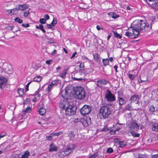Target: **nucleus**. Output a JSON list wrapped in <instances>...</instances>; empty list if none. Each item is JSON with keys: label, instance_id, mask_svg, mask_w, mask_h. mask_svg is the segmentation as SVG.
I'll list each match as a JSON object with an SVG mask.
<instances>
[{"label": "nucleus", "instance_id": "obj_1", "mask_svg": "<svg viewBox=\"0 0 158 158\" xmlns=\"http://www.w3.org/2000/svg\"><path fill=\"white\" fill-rule=\"evenodd\" d=\"M151 28L146 21L138 20L133 26L128 28L125 35L130 38H135L138 37L139 33L150 31Z\"/></svg>", "mask_w": 158, "mask_h": 158}, {"label": "nucleus", "instance_id": "obj_2", "mask_svg": "<svg viewBox=\"0 0 158 158\" xmlns=\"http://www.w3.org/2000/svg\"><path fill=\"white\" fill-rule=\"evenodd\" d=\"M102 106L99 110L100 117L101 118H107L111 114L113 107H114V105L113 103H103L102 104Z\"/></svg>", "mask_w": 158, "mask_h": 158}, {"label": "nucleus", "instance_id": "obj_3", "mask_svg": "<svg viewBox=\"0 0 158 158\" xmlns=\"http://www.w3.org/2000/svg\"><path fill=\"white\" fill-rule=\"evenodd\" d=\"M74 92L75 94V97L76 98L82 100L85 97V90L82 87H77L74 89Z\"/></svg>", "mask_w": 158, "mask_h": 158}, {"label": "nucleus", "instance_id": "obj_4", "mask_svg": "<svg viewBox=\"0 0 158 158\" xmlns=\"http://www.w3.org/2000/svg\"><path fill=\"white\" fill-rule=\"evenodd\" d=\"M75 148V146L74 144H69L66 147L63 149V151L61 153L64 156H68L73 152Z\"/></svg>", "mask_w": 158, "mask_h": 158}, {"label": "nucleus", "instance_id": "obj_5", "mask_svg": "<svg viewBox=\"0 0 158 158\" xmlns=\"http://www.w3.org/2000/svg\"><path fill=\"white\" fill-rule=\"evenodd\" d=\"M104 99L109 102H112L116 100L114 95L112 93L109 89H106L105 95Z\"/></svg>", "mask_w": 158, "mask_h": 158}, {"label": "nucleus", "instance_id": "obj_6", "mask_svg": "<svg viewBox=\"0 0 158 158\" xmlns=\"http://www.w3.org/2000/svg\"><path fill=\"white\" fill-rule=\"evenodd\" d=\"M77 109L76 106L69 105L66 108L65 114L67 115H73L75 114Z\"/></svg>", "mask_w": 158, "mask_h": 158}, {"label": "nucleus", "instance_id": "obj_7", "mask_svg": "<svg viewBox=\"0 0 158 158\" xmlns=\"http://www.w3.org/2000/svg\"><path fill=\"white\" fill-rule=\"evenodd\" d=\"M92 110L91 107L88 105H84L80 110V112L81 114L84 116L89 114Z\"/></svg>", "mask_w": 158, "mask_h": 158}, {"label": "nucleus", "instance_id": "obj_8", "mask_svg": "<svg viewBox=\"0 0 158 158\" xmlns=\"http://www.w3.org/2000/svg\"><path fill=\"white\" fill-rule=\"evenodd\" d=\"M127 100L125 99L122 97L120 96L118 94V96L117 98V102H118L119 105L120 107L121 108V106L125 105L127 102Z\"/></svg>", "mask_w": 158, "mask_h": 158}, {"label": "nucleus", "instance_id": "obj_9", "mask_svg": "<svg viewBox=\"0 0 158 158\" xmlns=\"http://www.w3.org/2000/svg\"><path fill=\"white\" fill-rule=\"evenodd\" d=\"M130 128L131 131H137L139 129V125L134 122L131 123Z\"/></svg>", "mask_w": 158, "mask_h": 158}, {"label": "nucleus", "instance_id": "obj_10", "mask_svg": "<svg viewBox=\"0 0 158 158\" xmlns=\"http://www.w3.org/2000/svg\"><path fill=\"white\" fill-rule=\"evenodd\" d=\"M139 95H132L129 99V100L131 101V103L132 102H136L135 103L138 104L139 102Z\"/></svg>", "mask_w": 158, "mask_h": 158}, {"label": "nucleus", "instance_id": "obj_11", "mask_svg": "<svg viewBox=\"0 0 158 158\" xmlns=\"http://www.w3.org/2000/svg\"><path fill=\"white\" fill-rule=\"evenodd\" d=\"M116 143H118L119 148H122L126 146L127 145L126 142L124 141H120L118 139H115Z\"/></svg>", "mask_w": 158, "mask_h": 158}, {"label": "nucleus", "instance_id": "obj_12", "mask_svg": "<svg viewBox=\"0 0 158 158\" xmlns=\"http://www.w3.org/2000/svg\"><path fill=\"white\" fill-rule=\"evenodd\" d=\"M7 81V79L3 77L0 78V88L2 89V86H5Z\"/></svg>", "mask_w": 158, "mask_h": 158}, {"label": "nucleus", "instance_id": "obj_13", "mask_svg": "<svg viewBox=\"0 0 158 158\" xmlns=\"http://www.w3.org/2000/svg\"><path fill=\"white\" fill-rule=\"evenodd\" d=\"M50 148L49 151L50 152H56L57 150V147L53 143H52L49 145Z\"/></svg>", "mask_w": 158, "mask_h": 158}, {"label": "nucleus", "instance_id": "obj_14", "mask_svg": "<svg viewBox=\"0 0 158 158\" xmlns=\"http://www.w3.org/2000/svg\"><path fill=\"white\" fill-rule=\"evenodd\" d=\"M38 111L39 112V114H40L43 115H44L46 112V110L45 108L43 107H38Z\"/></svg>", "mask_w": 158, "mask_h": 158}, {"label": "nucleus", "instance_id": "obj_15", "mask_svg": "<svg viewBox=\"0 0 158 158\" xmlns=\"http://www.w3.org/2000/svg\"><path fill=\"white\" fill-rule=\"evenodd\" d=\"M4 70L8 73H10L12 71V68L11 65H7L6 67L4 68Z\"/></svg>", "mask_w": 158, "mask_h": 158}, {"label": "nucleus", "instance_id": "obj_16", "mask_svg": "<svg viewBox=\"0 0 158 158\" xmlns=\"http://www.w3.org/2000/svg\"><path fill=\"white\" fill-rule=\"evenodd\" d=\"M108 15L114 19H116L119 17V15L113 12H110L108 13Z\"/></svg>", "mask_w": 158, "mask_h": 158}, {"label": "nucleus", "instance_id": "obj_17", "mask_svg": "<svg viewBox=\"0 0 158 158\" xmlns=\"http://www.w3.org/2000/svg\"><path fill=\"white\" fill-rule=\"evenodd\" d=\"M17 92L19 94V96L22 97L24 94V89L23 88H19L18 89Z\"/></svg>", "mask_w": 158, "mask_h": 158}, {"label": "nucleus", "instance_id": "obj_18", "mask_svg": "<svg viewBox=\"0 0 158 158\" xmlns=\"http://www.w3.org/2000/svg\"><path fill=\"white\" fill-rule=\"evenodd\" d=\"M152 130L158 132V123H154L153 124Z\"/></svg>", "mask_w": 158, "mask_h": 158}, {"label": "nucleus", "instance_id": "obj_19", "mask_svg": "<svg viewBox=\"0 0 158 158\" xmlns=\"http://www.w3.org/2000/svg\"><path fill=\"white\" fill-rule=\"evenodd\" d=\"M68 91L66 89H64L61 92V95L64 98H67L66 96L68 95Z\"/></svg>", "mask_w": 158, "mask_h": 158}, {"label": "nucleus", "instance_id": "obj_20", "mask_svg": "<svg viewBox=\"0 0 158 158\" xmlns=\"http://www.w3.org/2000/svg\"><path fill=\"white\" fill-rule=\"evenodd\" d=\"M30 152L28 151H26L23 155H22L21 158H28L29 156Z\"/></svg>", "mask_w": 158, "mask_h": 158}, {"label": "nucleus", "instance_id": "obj_21", "mask_svg": "<svg viewBox=\"0 0 158 158\" xmlns=\"http://www.w3.org/2000/svg\"><path fill=\"white\" fill-rule=\"evenodd\" d=\"M135 131H131V134L134 137H139L140 134L135 132Z\"/></svg>", "mask_w": 158, "mask_h": 158}, {"label": "nucleus", "instance_id": "obj_22", "mask_svg": "<svg viewBox=\"0 0 158 158\" xmlns=\"http://www.w3.org/2000/svg\"><path fill=\"white\" fill-rule=\"evenodd\" d=\"M20 7L21 10H24L28 8L29 5L27 4H20Z\"/></svg>", "mask_w": 158, "mask_h": 158}, {"label": "nucleus", "instance_id": "obj_23", "mask_svg": "<svg viewBox=\"0 0 158 158\" xmlns=\"http://www.w3.org/2000/svg\"><path fill=\"white\" fill-rule=\"evenodd\" d=\"M102 62L104 66H106L109 64V60L108 59H102Z\"/></svg>", "mask_w": 158, "mask_h": 158}, {"label": "nucleus", "instance_id": "obj_24", "mask_svg": "<svg viewBox=\"0 0 158 158\" xmlns=\"http://www.w3.org/2000/svg\"><path fill=\"white\" fill-rule=\"evenodd\" d=\"M93 56L94 59L96 61H98V60L99 61H100V60H99V58L100 59H101V58L100 57L99 55H98V54L96 53L93 54Z\"/></svg>", "mask_w": 158, "mask_h": 158}, {"label": "nucleus", "instance_id": "obj_25", "mask_svg": "<svg viewBox=\"0 0 158 158\" xmlns=\"http://www.w3.org/2000/svg\"><path fill=\"white\" fill-rule=\"evenodd\" d=\"M42 79V77L41 76H38L34 78L33 81L39 82Z\"/></svg>", "mask_w": 158, "mask_h": 158}, {"label": "nucleus", "instance_id": "obj_26", "mask_svg": "<svg viewBox=\"0 0 158 158\" xmlns=\"http://www.w3.org/2000/svg\"><path fill=\"white\" fill-rule=\"evenodd\" d=\"M31 107H27L26 110H23V112L24 114H25L26 113L30 112L31 111Z\"/></svg>", "mask_w": 158, "mask_h": 158}, {"label": "nucleus", "instance_id": "obj_27", "mask_svg": "<svg viewBox=\"0 0 158 158\" xmlns=\"http://www.w3.org/2000/svg\"><path fill=\"white\" fill-rule=\"evenodd\" d=\"M112 32L114 33V36L116 38L118 39H120L122 37L121 35L118 34L117 31H112Z\"/></svg>", "mask_w": 158, "mask_h": 158}, {"label": "nucleus", "instance_id": "obj_28", "mask_svg": "<svg viewBox=\"0 0 158 158\" xmlns=\"http://www.w3.org/2000/svg\"><path fill=\"white\" fill-rule=\"evenodd\" d=\"M14 21L15 22H18L19 23H22L23 22V20L21 19L19 17H16L14 19Z\"/></svg>", "mask_w": 158, "mask_h": 158}, {"label": "nucleus", "instance_id": "obj_29", "mask_svg": "<svg viewBox=\"0 0 158 158\" xmlns=\"http://www.w3.org/2000/svg\"><path fill=\"white\" fill-rule=\"evenodd\" d=\"M143 76H144L143 75L140 76L139 80H138V82L139 83L145 82L147 81V79L146 78H145V79H142V77H143Z\"/></svg>", "mask_w": 158, "mask_h": 158}, {"label": "nucleus", "instance_id": "obj_30", "mask_svg": "<svg viewBox=\"0 0 158 158\" xmlns=\"http://www.w3.org/2000/svg\"><path fill=\"white\" fill-rule=\"evenodd\" d=\"M109 83L108 81H106L104 79H101L100 84L103 85H106Z\"/></svg>", "mask_w": 158, "mask_h": 158}, {"label": "nucleus", "instance_id": "obj_31", "mask_svg": "<svg viewBox=\"0 0 158 158\" xmlns=\"http://www.w3.org/2000/svg\"><path fill=\"white\" fill-rule=\"evenodd\" d=\"M149 110L150 112H154L156 111V108L153 105H151L150 106Z\"/></svg>", "mask_w": 158, "mask_h": 158}, {"label": "nucleus", "instance_id": "obj_32", "mask_svg": "<svg viewBox=\"0 0 158 158\" xmlns=\"http://www.w3.org/2000/svg\"><path fill=\"white\" fill-rule=\"evenodd\" d=\"M98 155V153L97 152L93 154L92 155H90L89 158H96Z\"/></svg>", "mask_w": 158, "mask_h": 158}, {"label": "nucleus", "instance_id": "obj_33", "mask_svg": "<svg viewBox=\"0 0 158 158\" xmlns=\"http://www.w3.org/2000/svg\"><path fill=\"white\" fill-rule=\"evenodd\" d=\"M41 89L39 88L36 91L35 94H34L33 96H36L37 95H38V97H39L40 96V94L39 93V92L40 91H41Z\"/></svg>", "mask_w": 158, "mask_h": 158}, {"label": "nucleus", "instance_id": "obj_34", "mask_svg": "<svg viewBox=\"0 0 158 158\" xmlns=\"http://www.w3.org/2000/svg\"><path fill=\"white\" fill-rule=\"evenodd\" d=\"M57 23V19L56 18H54L53 20L51 23V25H52L53 26H55Z\"/></svg>", "mask_w": 158, "mask_h": 158}, {"label": "nucleus", "instance_id": "obj_35", "mask_svg": "<svg viewBox=\"0 0 158 158\" xmlns=\"http://www.w3.org/2000/svg\"><path fill=\"white\" fill-rule=\"evenodd\" d=\"M59 81H60L58 80H54L52 82L51 84L52 85H56L59 83Z\"/></svg>", "mask_w": 158, "mask_h": 158}, {"label": "nucleus", "instance_id": "obj_36", "mask_svg": "<svg viewBox=\"0 0 158 158\" xmlns=\"http://www.w3.org/2000/svg\"><path fill=\"white\" fill-rule=\"evenodd\" d=\"M75 136V134L72 132H69L68 133V136L71 138L74 139Z\"/></svg>", "mask_w": 158, "mask_h": 158}, {"label": "nucleus", "instance_id": "obj_37", "mask_svg": "<svg viewBox=\"0 0 158 158\" xmlns=\"http://www.w3.org/2000/svg\"><path fill=\"white\" fill-rule=\"evenodd\" d=\"M113 152V150L111 148H109L107 149L106 152L107 153H111Z\"/></svg>", "mask_w": 158, "mask_h": 158}, {"label": "nucleus", "instance_id": "obj_38", "mask_svg": "<svg viewBox=\"0 0 158 158\" xmlns=\"http://www.w3.org/2000/svg\"><path fill=\"white\" fill-rule=\"evenodd\" d=\"M128 77L131 80H133L135 78V75H133L131 74H129L128 75Z\"/></svg>", "mask_w": 158, "mask_h": 158}, {"label": "nucleus", "instance_id": "obj_39", "mask_svg": "<svg viewBox=\"0 0 158 158\" xmlns=\"http://www.w3.org/2000/svg\"><path fill=\"white\" fill-rule=\"evenodd\" d=\"M63 133L62 131H59L57 133H53V135L54 136H58L62 134Z\"/></svg>", "mask_w": 158, "mask_h": 158}, {"label": "nucleus", "instance_id": "obj_40", "mask_svg": "<svg viewBox=\"0 0 158 158\" xmlns=\"http://www.w3.org/2000/svg\"><path fill=\"white\" fill-rule=\"evenodd\" d=\"M40 22L42 24H44L46 23V20L44 18H41L40 19Z\"/></svg>", "mask_w": 158, "mask_h": 158}, {"label": "nucleus", "instance_id": "obj_41", "mask_svg": "<svg viewBox=\"0 0 158 158\" xmlns=\"http://www.w3.org/2000/svg\"><path fill=\"white\" fill-rule=\"evenodd\" d=\"M67 73L66 72V70H63V72L61 73L60 77L62 78H64L65 77V76Z\"/></svg>", "mask_w": 158, "mask_h": 158}, {"label": "nucleus", "instance_id": "obj_42", "mask_svg": "<svg viewBox=\"0 0 158 158\" xmlns=\"http://www.w3.org/2000/svg\"><path fill=\"white\" fill-rule=\"evenodd\" d=\"M84 63L83 62L80 63V70L82 71L84 70Z\"/></svg>", "mask_w": 158, "mask_h": 158}, {"label": "nucleus", "instance_id": "obj_43", "mask_svg": "<svg viewBox=\"0 0 158 158\" xmlns=\"http://www.w3.org/2000/svg\"><path fill=\"white\" fill-rule=\"evenodd\" d=\"M40 29L42 31L43 33L46 32V31L44 28L43 25L42 24H40Z\"/></svg>", "mask_w": 158, "mask_h": 158}, {"label": "nucleus", "instance_id": "obj_44", "mask_svg": "<svg viewBox=\"0 0 158 158\" xmlns=\"http://www.w3.org/2000/svg\"><path fill=\"white\" fill-rule=\"evenodd\" d=\"M29 14V11L28 10H27L26 11L24 12L23 16L25 17H27L28 16Z\"/></svg>", "mask_w": 158, "mask_h": 158}, {"label": "nucleus", "instance_id": "obj_45", "mask_svg": "<svg viewBox=\"0 0 158 158\" xmlns=\"http://www.w3.org/2000/svg\"><path fill=\"white\" fill-rule=\"evenodd\" d=\"M32 81H30L26 85V88H25V91L26 92L28 90L29 85L31 83Z\"/></svg>", "mask_w": 158, "mask_h": 158}, {"label": "nucleus", "instance_id": "obj_46", "mask_svg": "<svg viewBox=\"0 0 158 158\" xmlns=\"http://www.w3.org/2000/svg\"><path fill=\"white\" fill-rule=\"evenodd\" d=\"M17 10H15V8L10 10V13H12L13 14H15L17 12Z\"/></svg>", "mask_w": 158, "mask_h": 158}, {"label": "nucleus", "instance_id": "obj_47", "mask_svg": "<svg viewBox=\"0 0 158 158\" xmlns=\"http://www.w3.org/2000/svg\"><path fill=\"white\" fill-rule=\"evenodd\" d=\"M131 103H130V104H127L125 110H130V108L131 106Z\"/></svg>", "mask_w": 158, "mask_h": 158}, {"label": "nucleus", "instance_id": "obj_48", "mask_svg": "<svg viewBox=\"0 0 158 158\" xmlns=\"http://www.w3.org/2000/svg\"><path fill=\"white\" fill-rule=\"evenodd\" d=\"M44 16L45 18V19L46 20V21L48 20L49 19V16L48 14L44 15Z\"/></svg>", "mask_w": 158, "mask_h": 158}, {"label": "nucleus", "instance_id": "obj_49", "mask_svg": "<svg viewBox=\"0 0 158 158\" xmlns=\"http://www.w3.org/2000/svg\"><path fill=\"white\" fill-rule=\"evenodd\" d=\"M15 10H16L17 11L19 10H21L20 4L16 6V7L15 8Z\"/></svg>", "mask_w": 158, "mask_h": 158}, {"label": "nucleus", "instance_id": "obj_50", "mask_svg": "<svg viewBox=\"0 0 158 158\" xmlns=\"http://www.w3.org/2000/svg\"><path fill=\"white\" fill-rule=\"evenodd\" d=\"M22 26L24 27H28L30 26L29 24H22Z\"/></svg>", "mask_w": 158, "mask_h": 158}, {"label": "nucleus", "instance_id": "obj_51", "mask_svg": "<svg viewBox=\"0 0 158 158\" xmlns=\"http://www.w3.org/2000/svg\"><path fill=\"white\" fill-rule=\"evenodd\" d=\"M46 139L49 140H50L52 139V137L51 136L48 135L46 136Z\"/></svg>", "mask_w": 158, "mask_h": 158}, {"label": "nucleus", "instance_id": "obj_52", "mask_svg": "<svg viewBox=\"0 0 158 158\" xmlns=\"http://www.w3.org/2000/svg\"><path fill=\"white\" fill-rule=\"evenodd\" d=\"M6 136V134L5 133H3L1 134H0V139H1L2 138L4 137L5 136Z\"/></svg>", "mask_w": 158, "mask_h": 158}, {"label": "nucleus", "instance_id": "obj_53", "mask_svg": "<svg viewBox=\"0 0 158 158\" xmlns=\"http://www.w3.org/2000/svg\"><path fill=\"white\" fill-rule=\"evenodd\" d=\"M77 54V52H74L73 53V54H72L71 56L70 57V59H72Z\"/></svg>", "mask_w": 158, "mask_h": 158}, {"label": "nucleus", "instance_id": "obj_54", "mask_svg": "<svg viewBox=\"0 0 158 158\" xmlns=\"http://www.w3.org/2000/svg\"><path fill=\"white\" fill-rule=\"evenodd\" d=\"M101 130H102V131H106V132H107V131H108L109 129H108V128H107L106 127V128L104 127V128H103Z\"/></svg>", "mask_w": 158, "mask_h": 158}, {"label": "nucleus", "instance_id": "obj_55", "mask_svg": "<svg viewBox=\"0 0 158 158\" xmlns=\"http://www.w3.org/2000/svg\"><path fill=\"white\" fill-rule=\"evenodd\" d=\"M53 27L52 25H51V23L50 24H47V27L48 28L51 29L52 27Z\"/></svg>", "mask_w": 158, "mask_h": 158}, {"label": "nucleus", "instance_id": "obj_56", "mask_svg": "<svg viewBox=\"0 0 158 158\" xmlns=\"http://www.w3.org/2000/svg\"><path fill=\"white\" fill-rule=\"evenodd\" d=\"M96 28L98 30H100L101 29H103V28L102 27H101V26L99 25L97 26Z\"/></svg>", "mask_w": 158, "mask_h": 158}, {"label": "nucleus", "instance_id": "obj_57", "mask_svg": "<svg viewBox=\"0 0 158 158\" xmlns=\"http://www.w3.org/2000/svg\"><path fill=\"white\" fill-rule=\"evenodd\" d=\"M52 61V60H47L46 61V63L47 64L49 65L50 64V63Z\"/></svg>", "mask_w": 158, "mask_h": 158}, {"label": "nucleus", "instance_id": "obj_58", "mask_svg": "<svg viewBox=\"0 0 158 158\" xmlns=\"http://www.w3.org/2000/svg\"><path fill=\"white\" fill-rule=\"evenodd\" d=\"M52 85L51 84H50V85H48V91L51 90V89H52Z\"/></svg>", "mask_w": 158, "mask_h": 158}, {"label": "nucleus", "instance_id": "obj_59", "mask_svg": "<svg viewBox=\"0 0 158 158\" xmlns=\"http://www.w3.org/2000/svg\"><path fill=\"white\" fill-rule=\"evenodd\" d=\"M151 158H158V154L152 155Z\"/></svg>", "mask_w": 158, "mask_h": 158}, {"label": "nucleus", "instance_id": "obj_60", "mask_svg": "<svg viewBox=\"0 0 158 158\" xmlns=\"http://www.w3.org/2000/svg\"><path fill=\"white\" fill-rule=\"evenodd\" d=\"M30 101V99L29 98H27L24 101V103H26Z\"/></svg>", "mask_w": 158, "mask_h": 158}, {"label": "nucleus", "instance_id": "obj_61", "mask_svg": "<svg viewBox=\"0 0 158 158\" xmlns=\"http://www.w3.org/2000/svg\"><path fill=\"white\" fill-rule=\"evenodd\" d=\"M120 129V127H117V128H116V129L114 130V133H115L116 132V131H119V130Z\"/></svg>", "mask_w": 158, "mask_h": 158}, {"label": "nucleus", "instance_id": "obj_62", "mask_svg": "<svg viewBox=\"0 0 158 158\" xmlns=\"http://www.w3.org/2000/svg\"><path fill=\"white\" fill-rule=\"evenodd\" d=\"M118 66L117 65H115L114 66V69H115V71L116 72V73H117L118 72V71L117 70V68H118Z\"/></svg>", "mask_w": 158, "mask_h": 158}, {"label": "nucleus", "instance_id": "obj_63", "mask_svg": "<svg viewBox=\"0 0 158 158\" xmlns=\"http://www.w3.org/2000/svg\"><path fill=\"white\" fill-rule=\"evenodd\" d=\"M41 106H40L38 107H40V106H41V107H43L44 108V102L43 101H41Z\"/></svg>", "mask_w": 158, "mask_h": 158}, {"label": "nucleus", "instance_id": "obj_64", "mask_svg": "<svg viewBox=\"0 0 158 158\" xmlns=\"http://www.w3.org/2000/svg\"><path fill=\"white\" fill-rule=\"evenodd\" d=\"M111 62H113L114 60L112 57H110L109 58V60Z\"/></svg>", "mask_w": 158, "mask_h": 158}]
</instances>
